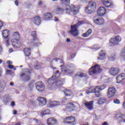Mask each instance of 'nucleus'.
<instances>
[{"mask_svg":"<svg viewBox=\"0 0 125 125\" xmlns=\"http://www.w3.org/2000/svg\"><path fill=\"white\" fill-rule=\"evenodd\" d=\"M62 3L65 5V10H70L73 14L77 15L79 13V8L75 7L74 5L69 6L70 4V0H60Z\"/></svg>","mask_w":125,"mask_h":125,"instance_id":"nucleus-1","label":"nucleus"},{"mask_svg":"<svg viewBox=\"0 0 125 125\" xmlns=\"http://www.w3.org/2000/svg\"><path fill=\"white\" fill-rule=\"evenodd\" d=\"M96 8V2L94 1L89 2L88 5L85 8V11L86 13L90 14L94 12Z\"/></svg>","mask_w":125,"mask_h":125,"instance_id":"nucleus-2","label":"nucleus"},{"mask_svg":"<svg viewBox=\"0 0 125 125\" xmlns=\"http://www.w3.org/2000/svg\"><path fill=\"white\" fill-rule=\"evenodd\" d=\"M102 72V69L100 68V66L98 64H96L95 66L91 67L88 71L89 75L90 76H93V75H97L99 73Z\"/></svg>","mask_w":125,"mask_h":125,"instance_id":"nucleus-3","label":"nucleus"},{"mask_svg":"<svg viewBox=\"0 0 125 125\" xmlns=\"http://www.w3.org/2000/svg\"><path fill=\"white\" fill-rule=\"evenodd\" d=\"M63 84V80H60V79L54 80V83H48L49 87L54 88L56 86H61Z\"/></svg>","mask_w":125,"mask_h":125,"instance_id":"nucleus-4","label":"nucleus"},{"mask_svg":"<svg viewBox=\"0 0 125 125\" xmlns=\"http://www.w3.org/2000/svg\"><path fill=\"white\" fill-rule=\"evenodd\" d=\"M122 42V37L120 36H116L114 38H112L109 41V45H111V46H114V45H116Z\"/></svg>","mask_w":125,"mask_h":125,"instance_id":"nucleus-5","label":"nucleus"},{"mask_svg":"<svg viewBox=\"0 0 125 125\" xmlns=\"http://www.w3.org/2000/svg\"><path fill=\"white\" fill-rule=\"evenodd\" d=\"M59 77H60V73L59 71L57 70L54 72V76L51 77L48 80V83H54V80L57 79H59Z\"/></svg>","mask_w":125,"mask_h":125,"instance_id":"nucleus-6","label":"nucleus"},{"mask_svg":"<svg viewBox=\"0 0 125 125\" xmlns=\"http://www.w3.org/2000/svg\"><path fill=\"white\" fill-rule=\"evenodd\" d=\"M32 72L31 70H29V69H26L24 73H22L21 75V78L23 80V81H29L30 80V74H31Z\"/></svg>","mask_w":125,"mask_h":125,"instance_id":"nucleus-7","label":"nucleus"},{"mask_svg":"<svg viewBox=\"0 0 125 125\" xmlns=\"http://www.w3.org/2000/svg\"><path fill=\"white\" fill-rule=\"evenodd\" d=\"M79 28V24H76L71 26V29L69 31L70 34L73 35V36H78V29Z\"/></svg>","mask_w":125,"mask_h":125,"instance_id":"nucleus-8","label":"nucleus"},{"mask_svg":"<svg viewBox=\"0 0 125 125\" xmlns=\"http://www.w3.org/2000/svg\"><path fill=\"white\" fill-rule=\"evenodd\" d=\"M75 117L73 116H70V117H66L64 120L63 122L65 124H69V125H75Z\"/></svg>","mask_w":125,"mask_h":125,"instance_id":"nucleus-9","label":"nucleus"},{"mask_svg":"<svg viewBox=\"0 0 125 125\" xmlns=\"http://www.w3.org/2000/svg\"><path fill=\"white\" fill-rule=\"evenodd\" d=\"M116 88L114 87H109L107 91V96L109 98L114 97L116 95Z\"/></svg>","mask_w":125,"mask_h":125,"instance_id":"nucleus-10","label":"nucleus"},{"mask_svg":"<svg viewBox=\"0 0 125 125\" xmlns=\"http://www.w3.org/2000/svg\"><path fill=\"white\" fill-rule=\"evenodd\" d=\"M95 93L96 96L97 97H99V91H97L96 87H90L87 91H86V93L87 94H89V93Z\"/></svg>","mask_w":125,"mask_h":125,"instance_id":"nucleus-11","label":"nucleus"},{"mask_svg":"<svg viewBox=\"0 0 125 125\" xmlns=\"http://www.w3.org/2000/svg\"><path fill=\"white\" fill-rule=\"evenodd\" d=\"M115 119L121 121L122 123H125V116L123 115L121 112H117L114 116Z\"/></svg>","mask_w":125,"mask_h":125,"instance_id":"nucleus-12","label":"nucleus"},{"mask_svg":"<svg viewBox=\"0 0 125 125\" xmlns=\"http://www.w3.org/2000/svg\"><path fill=\"white\" fill-rule=\"evenodd\" d=\"M12 44L15 48H18L21 45V42L19 39H11Z\"/></svg>","mask_w":125,"mask_h":125,"instance_id":"nucleus-13","label":"nucleus"},{"mask_svg":"<svg viewBox=\"0 0 125 125\" xmlns=\"http://www.w3.org/2000/svg\"><path fill=\"white\" fill-rule=\"evenodd\" d=\"M36 89L38 91H43L44 90V84L42 83L41 81H39L36 83Z\"/></svg>","mask_w":125,"mask_h":125,"instance_id":"nucleus-14","label":"nucleus"},{"mask_svg":"<svg viewBox=\"0 0 125 125\" xmlns=\"http://www.w3.org/2000/svg\"><path fill=\"white\" fill-rule=\"evenodd\" d=\"M101 2L105 7L109 8H113L114 7V4L112 2L110 3L109 0H101Z\"/></svg>","mask_w":125,"mask_h":125,"instance_id":"nucleus-15","label":"nucleus"},{"mask_svg":"<svg viewBox=\"0 0 125 125\" xmlns=\"http://www.w3.org/2000/svg\"><path fill=\"white\" fill-rule=\"evenodd\" d=\"M31 22L35 25L39 26L41 24V17L39 16H35L31 19Z\"/></svg>","mask_w":125,"mask_h":125,"instance_id":"nucleus-16","label":"nucleus"},{"mask_svg":"<svg viewBox=\"0 0 125 125\" xmlns=\"http://www.w3.org/2000/svg\"><path fill=\"white\" fill-rule=\"evenodd\" d=\"M57 124V120L54 117L49 118L47 120V125H55Z\"/></svg>","mask_w":125,"mask_h":125,"instance_id":"nucleus-17","label":"nucleus"},{"mask_svg":"<svg viewBox=\"0 0 125 125\" xmlns=\"http://www.w3.org/2000/svg\"><path fill=\"white\" fill-rule=\"evenodd\" d=\"M109 73L112 76H117L120 73V69L118 67H111L110 69Z\"/></svg>","mask_w":125,"mask_h":125,"instance_id":"nucleus-18","label":"nucleus"},{"mask_svg":"<svg viewBox=\"0 0 125 125\" xmlns=\"http://www.w3.org/2000/svg\"><path fill=\"white\" fill-rule=\"evenodd\" d=\"M31 36L32 37H34L33 40H32L31 42H30V44L31 45H36L37 44L39 43V40L37 39H36V31H33L31 33Z\"/></svg>","mask_w":125,"mask_h":125,"instance_id":"nucleus-19","label":"nucleus"},{"mask_svg":"<svg viewBox=\"0 0 125 125\" xmlns=\"http://www.w3.org/2000/svg\"><path fill=\"white\" fill-rule=\"evenodd\" d=\"M37 101L39 102L40 106H44V105L46 104V99L43 97H38Z\"/></svg>","mask_w":125,"mask_h":125,"instance_id":"nucleus-20","label":"nucleus"},{"mask_svg":"<svg viewBox=\"0 0 125 125\" xmlns=\"http://www.w3.org/2000/svg\"><path fill=\"white\" fill-rule=\"evenodd\" d=\"M97 13L99 16H103L106 14V8L102 6L100 7L97 11Z\"/></svg>","mask_w":125,"mask_h":125,"instance_id":"nucleus-21","label":"nucleus"},{"mask_svg":"<svg viewBox=\"0 0 125 125\" xmlns=\"http://www.w3.org/2000/svg\"><path fill=\"white\" fill-rule=\"evenodd\" d=\"M125 79V74L124 73H122L118 75L117 78V83H122L124 80Z\"/></svg>","mask_w":125,"mask_h":125,"instance_id":"nucleus-22","label":"nucleus"},{"mask_svg":"<svg viewBox=\"0 0 125 125\" xmlns=\"http://www.w3.org/2000/svg\"><path fill=\"white\" fill-rule=\"evenodd\" d=\"M93 101L86 102L84 103V105L88 109V110H91L93 109Z\"/></svg>","mask_w":125,"mask_h":125,"instance_id":"nucleus-23","label":"nucleus"},{"mask_svg":"<svg viewBox=\"0 0 125 125\" xmlns=\"http://www.w3.org/2000/svg\"><path fill=\"white\" fill-rule=\"evenodd\" d=\"M68 106L66 107V111L68 112H72V111H75L73 108H75L76 106L72 103H69L67 104Z\"/></svg>","mask_w":125,"mask_h":125,"instance_id":"nucleus-24","label":"nucleus"},{"mask_svg":"<svg viewBox=\"0 0 125 125\" xmlns=\"http://www.w3.org/2000/svg\"><path fill=\"white\" fill-rule=\"evenodd\" d=\"M49 105L51 107H55V106L61 105V103L59 101H49Z\"/></svg>","mask_w":125,"mask_h":125,"instance_id":"nucleus-25","label":"nucleus"},{"mask_svg":"<svg viewBox=\"0 0 125 125\" xmlns=\"http://www.w3.org/2000/svg\"><path fill=\"white\" fill-rule=\"evenodd\" d=\"M96 87L97 88V91H99V97H100V96H101V93L100 91L103 90V89H105V88H106V85L105 84H103L100 86H97Z\"/></svg>","mask_w":125,"mask_h":125,"instance_id":"nucleus-26","label":"nucleus"},{"mask_svg":"<svg viewBox=\"0 0 125 125\" xmlns=\"http://www.w3.org/2000/svg\"><path fill=\"white\" fill-rule=\"evenodd\" d=\"M94 22L97 25H103L104 24V19L102 18L94 19Z\"/></svg>","mask_w":125,"mask_h":125,"instance_id":"nucleus-27","label":"nucleus"},{"mask_svg":"<svg viewBox=\"0 0 125 125\" xmlns=\"http://www.w3.org/2000/svg\"><path fill=\"white\" fill-rule=\"evenodd\" d=\"M61 67L62 73H64V74H72V73L70 72V70L67 69L66 66L64 65H61Z\"/></svg>","mask_w":125,"mask_h":125,"instance_id":"nucleus-28","label":"nucleus"},{"mask_svg":"<svg viewBox=\"0 0 125 125\" xmlns=\"http://www.w3.org/2000/svg\"><path fill=\"white\" fill-rule=\"evenodd\" d=\"M19 38H20V36L19 35V33L14 32L12 35L10 40H17V39H19Z\"/></svg>","mask_w":125,"mask_h":125,"instance_id":"nucleus-29","label":"nucleus"},{"mask_svg":"<svg viewBox=\"0 0 125 125\" xmlns=\"http://www.w3.org/2000/svg\"><path fill=\"white\" fill-rule=\"evenodd\" d=\"M23 52L25 56H30L31 55V48H25L23 49Z\"/></svg>","mask_w":125,"mask_h":125,"instance_id":"nucleus-30","label":"nucleus"},{"mask_svg":"<svg viewBox=\"0 0 125 125\" xmlns=\"http://www.w3.org/2000/svg\"><path fill=\"white\" fill-rule=\"evenodd\" d=\"M52 17V14L50 13H46L44 14V18L45 20H50Z\"/></svg>","mask_w":125,"mask_h":125,"instance_id":"nucleus-31","label":"nucleus"},{"mask_svg":"<svg viewBox=\"0 0 125 125\" xmlns=\"http://www.w3.org/2000/svg\"><path fill=\"white\" fill-rule=\"evenodd\" d=\"M99 60H105L106 59V57L105 56V52L102 51L100 54V56L98 58Z\"/></svg>","mask_w":125,"mask_h":125,"instance_id":"nucleus-32","label":"nucleus"},{"mask_svg":"<svg viewBox=\"0 0 125 125\" xmlns=\"http://www.w3.org/2000/svg\"><path fill=\"white\" fill-rule=\"evenodd\" d=\"M91 33H92V30L91 29H89L86 33L82 35V37H83V38H87Z\"/></svg>","mask_w":125,"mask_h":125,"instance_id":"nucleus-33","label":"nucleus"},{"mask_svg":"<svg viewBox=\"0 0 125 125\" xmlns=\"http://www.w3.org/2000/svg\"><path fill=\"white\" fill-rule=\"evenodd\" d=\"M63 92L66 96H71L73 95V93L70 90L65 89Z\"/></svg>","mask_w":125,"mask_h":125,"instance_id":"nucleus-34","label":"nucleus"},{"mask_svg":"<svg viewBox=\"0 0 125 125\" xmlns=\"http://www.w3.org/2000/svg\"><path fill=\"white\" fill-rule=\"evenodd\" d=\"M4 87H5V83L4 82H0V93L3 91Z\"/></svg>","mask_w":125,"mask_h":125,"instance_id":"nucleus-35","label":"nucleus"},{"mask_svg":"<svg viewBox=\"0 0 125 125\" xmlns=\"http://www.w3.org/2000/svg\"><path fill=\"white\" fill-rule=\"evenodd\" d=\"M2 36L4 39H7V37L9 36V31L5 30L3 31Z\"/></svg>","mask_w":125,"mask_h":125,"instance_id":"nucleus-36","label":"nucleus"},{"mask_svg":"<svg viewBox=\"0 0 125 125\" xmlns=\"http://www.w3.org/2000/svg\"><path fill=\"white\" fill-rule=\"evenodd\" d=\"M105 102H106V100H105V98H101L98 100V103L100 105H101L102 104H104V103H105Z\"/></svg>","mask_w":125,"mask_h":125,"instance_id":"nucleus-37","label":"nucleus"},{"mask_svg":"<svg viewBox=\"0 0 125 125\" xmlns=\"http://www.w3.org/2000/svg\"><path fill=\"white\" fill-rule=\"evenodd\" d=\"M35 84H36V83L34 82H31L30 83H29L28 85L29 90H33V88H34Z\"/></svg>","mask_w":125,"mask_h":125,"instance_id":"nucleus-38","label":"nucleus"},{"mask_svg":"<svg viewBox=\"0 0 125 125\" xmlns=\"http://www.w3.org/2000/svg\"><path fill=\"white\" fill-rule=\"evenodd\" d=\"M79 77L80 78H84V80H86V79H87V75L83 72L80 73Z\"/></svg>","mask_w":125,"mask_h":125,"instance_id":"nucleus-39","label":"nucleus"},{"mask_svg":"<svg viewBox=\"0 0 125 125\" xmlns=\"http://www.w3.org/2000/svg\"><path fill=\"white\" fill-rule=\"evenodd\" d=\"M32 125H39V120L37 119H32V122H31Z\"/></svg>","mask_w":125,"mask_h":125,"instance_id":"nucleus-40","label":"nucleus"},{"mask_svg":"<svg viewBox=\"0 0 125 125\" xmlns=\"http://www.w3.org/2000/svg\"><path fill=\"white\" fill-rule=\"evenodd\" d=\"M54 62H58L59 63H63V61L59 58H56L52 61V63Z\"/></svg>","mask_w":125,"mask_h":125,"instance_id":"nucleus-41","label":"nucleus"},{"mask_svg":"<svg viewBox=\"0 0 125 125\" xmlns=\"http://www.w3.org/2000/svg\"><path fill=\"white\" fill-rule=\"evenodd\" d=\"M62 10H63L62 9V8H56L54 10V12L55 13H56L57 14H59V13H60V12H61V11H62Z\"/></svg>","mask_w":125,"mask_h":125,"instance_id":"nucleus-42","label":"nucleus"},{"mask_svg":"<svg viewBox=\"0 0 125 125\" xmlns=\"http://www.w3.org/2000/svg\"><path fill=\"white\" fill-rule=\"evenodd\" d=\"M34 67L36 70H39V69H41V68H42V66L40 64H37L35 65Z\"/></svg>","mask_w":125,"mask_h":125,"instance_id":"nucleus-43","label":"nucleus"},{"mask_svg":"<svg viewBox=\"0 0 125 125\" xmlns=\"http://www.w3.org/2000/svg\"><path fill=\"white\" fill-rule=\"evenodd\" d=\"M114 103L115 104H120L121 102H120V100L118 99H116L114 100Z\"/></svg>","mask_w":125,"mask_h":125,"instance_id":"nucleus-44","label":"nucleus"},{"mask_svg":"<svg viewBox=\"0 0 125 125\" xmlns=\"http://www.w3.org/2000/svg\"><path fill=\"white\" fill-rule=\"evenodd\" d=\"M116 58H117V56L114 55L113 56H111L110 58V60H111V61H114V60H115V59H116Z\"/></svg>","mask_w":125,"mask_h":125,"instance_id":"nucleus-45","label":"nucleus"},{"mask_svg":"<svg viewBox=\"0 0 125 125\" xmlns=\"http://www.w3.org/2000/svg\"><path fill=\"white\" fill-rule=\"evenodd\" d=\"M92 48L93 49H99L100 48V47H99V46L97 45H94Z\"/></svg>","mask_w":125,"mask_h":125,"instance_id":"nucleus-46","label":"nucleus"},{"mask_svg":"<svg viewBox=\"0 0 125 125\" xmlns=\"http://www.w3.org/2000/svg\"><path fill=\"white\" fill-rule=\"evenodd\" d=\"M44 111H45L46 115H50V110L49 109H46Z\"/></svg>","mask_w":125,"mask_h":125,"instance_id":"nucleus-47","label":"nucleus"},{"mask_svg":"<svg viewBox=\"0 0 125 125\" xmlns=\"http://www.w3.org/2000/svg\"><path fill=\"white\" fill-rule=\"evenodd\" d=\"M41 115L42 116V117H43L46 114L45 113V111L44 110V111H42L41 112Z\"/></svg>","mask_w":125,"mask_h":125,"instance_id":"nucleus-48","label":"nucleus"},{"mask_svg":"<svg viewBox=\"0 0 125 125\" xmlns=\"http://www.w3.org/2000/svg\"><path fill=\"white\" fill-rule=\"evenodd\" d=\"M84 23H85V22H84V21H79V25L80 26V25H83V24H84Z\"/></svg>","mask_w":125,"mask_h":125,"instance_id":"nucleus-49","label":"nucleus"},{"mask_svg":"<svg viewBox=\"0 0 125 125\" xmlns=\"http://www.w3.org/2000/svg\"><path fill=\"white\" fill-rule=\"evenodd\" d=\"M8 68H9V69H13V68H14V66L11 64H9L8 66Z\"/></svg>","mask_w":125,"mask_h":125,"instance_id":"nucleus-50","label":"nucleus"},{"mask_svg":"<svg viewBox=\"0 0 125 125\" xmlns=\"http://www.w3.org/2000/svg\"><path fill=\"white\" fill-rule=\"evenodd\" d=\"M13 115H17V110H13Z\"/></svg>","mask_w":125,"mask_h":125,"instance_id":"nucleus-51","label":"nucleus"},{"mask_svg":"<svg viewBox=\"0 0 125 125\" xmlns=\"http://www.w3.org/2000/svg\"><path fill=\"white\" fill-rule=\"evenodd\" d=\"M6 63L7 64H8V65H11V64H12V62H11V61H8Z\"/></svg>","mask_w":125,"mask_h":125,"instance_id":"nucleus-52","label":"nucleus"},{"mask_svg":"<svg viewBox=\"0 0 125 125\" xmlns=\"http://www.w3.org/2000/svg\"><path fill=\"white\" fill-rule=\"evenodd\" d=\"M54 20L55 22H58V21H59V19H58V18L55 17Z\"/></svg>","mask_w":125,"mask_h":125,"instance_id":"nucleus-53","label":"nucleus"},{"mask_svg":"<svg viewBox=\"0 0 125 125\" xmlns=\"http://www.w3.org/2000/svg\"><path fill=\"white\" fill-rule=\"evenodd\" d=\"M67 100V99H66L65 98H63L62 101V103H64V102H65V101Z\"/></svg>","mask_w":125,"mask_h":125,"instance_id":"nucleus-54","label":"nucleus"},{"mask_svg":"<svg viewBox=\"0 0 125 125\" xmlns=\"http://www.w3.org/2000/svg\"><path fill=\"white\" fill-rule=\"evenodd\" d=\"M78 78H79V74H76L74 76V79H75V80H77Z\"/></svg>","mask_w":125,"mask_h":125,"instance_id":"nucleus-55","label":"nucleus"},{"mask_svg":"<svg viewBox=\"0 0 125 125\" xmlns=\"http://www.w3.org/2000/svg\"><path fill=\"white\" fill-rule=\"evenodd\" d=\"M2 26H3V23L2 22L0 21V30L1 29V27H2Z\"/></svg>","mask_w":125,"mask_h":125,"instance_id":"nucleus-56","label":"nucleus"},{"mask_svg":"<svg viewBox=\"0 0 125 125\" xmlns=\"http://www.w3.org/2000/svg\"><path fill=\"white\" fill-rule=\"evenodd\" d=\"M42 2L41 0L38 1V5H42Z\"/></svg>","mask_w":125,"mask_h":125,"instance_id":"nucleus-57","label":"nucleus"},{"mask_svg":"<svg viewBox=\"0 0 125 125\" xmlns=\"http://www.w3.org/2000/svg\"><path fill=\"white\" fill-rule=\"evenodd\" d=\"M11 106H15V103L14 101H13L11 102Z\"/></svg>","mask_w":125,"mask_h":125,"instance_id":"nucleus-58","label":"nucleus"},{"mask_svg":"<svg viewBox=\"0 0 125 125\" xmlns=\"http://www.w3.org/2000/svg\"><path fill=\"white\" fill-rule=\"evenodd\" d=\"M15 3L16 5H17V6H18V5H19V3H18V1H17V0H16L15 1Z\"/></svg>","mask_w":125,"mask_h":125,"instance_id":"nucleus-59","label":"nucleus"},{"mask_svg":"<svg viewBox=\"0 0 125 125\" xmlns=\"http://www.w3.org/2000/svg\"><path fill=\"white\" fill-rule=\"evenodd\" d=\"M6 43H7V44H9V39L6 40Z\"/></svg>","mask_w":125,"mask_h":125,"instance_id":"nucleus-60","label":"nucleus"},{"mask_svg":"<svg viewBox=\"0 0 125 125\" xmlns=\"http://www.w3.org/2000/svg\"><path fill=\"white\" fill-rule=\"evenodd\" d=\"M67 42H71V40L70 39H67L66 40Z\"/></svg>","mask_w":125,"mask_h":125,"instance_id":"nucleus-61","label":"nucleus"},{"mask_svg":"<svg viewBox=\"0 0 125 125\" xmlns=\"http://www.w3.org/2000/svg\"><path fill=\"white\" fill-rule=\"evenodd\" d=\"M1 52H2V47H1V46H0V53Z\"/></svg>","mask_w":125,"mask_h":125,"instance_id":"nucleus-62","label":"nucleus"},{"mask_svg":"<svg viewBox=\"0 0 125 125\" xmlns=\"http://www.w3.org/2000/svg\"><path fill=\"white\" fill-rule=\"evenodd\" d=\"M103 125H108V123L107 122H104Z\"/></svg>","mask_w":125,"mask_h":125,"instance_id":"nucleus-63","label":"nucleus"},{"mask_svg":"<svg viewBox=\"0 0 125 125\" xmlns=\"http://www.w3.org/2000/svg\"><path fill=\"white\" fill-rule=\"evenodd\" d=\"M123 107L125 109V102H124V103H123Z\"/></svg>","mask_w":125,"mask_h":125,"instance_id":"nucleus-64","label":"nucleus"}]
</instances>
